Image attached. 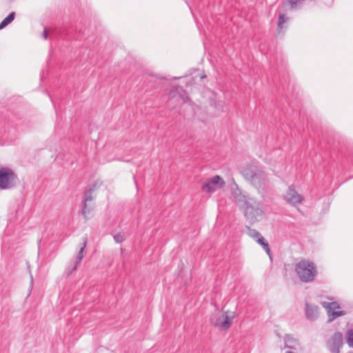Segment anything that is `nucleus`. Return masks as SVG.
Here are the masks:
<instances>
[{"label":"nucleus","mask_w":353,"mask_h":353,"mask_svg":"<svg viewBox=\"0 0 353 353\" xmlns=\"http://www.w3.org/2000/svg\"><path fill=\"white\" fill-rule=\"evenodd\" d=\"M241 173L245 179L250 181L256 188L264 190L266 188L267 175L260 168L250 165L244 168Z\"/></svg>","instance_id":"nucleus-1"},{"label":"nucleus","mask_w":353,"mask_h":353,"mask_svg":"<svg viewBox=\"0 0 353 353\" xmlns=\"http://www.w3.org/2000/svg\"><path fill=\"white\" fill-rule=\"evenodd\" d=\"M295 271L300 280L304 283L313 281L317 274L314 263L306 259L301 260L296 265Z\"/></svg>","instance_id":"nucleus-2"},{"label":"nucleus","mask_w":353,"mask_h":353,"mask_svg":"<svg viewBox=\"0 0 353 353\" xmlns=\"http://www.w3.org/2000/svg\"><path fill=\"white\" fill-rule=\"evenodd\" d=\"M233 318L234 316L229 314L228 312L223 314L218 312L211 315L210 322L214 326L223 330H227L230 328Z\"/></svg>","instance_id":"nucleus-3"},{"label":"nucleus","mask_w":353,"mask_h":353,"mask_svg":"<svg viewBox=\"0 0 353 353\" xmlns=\"http://www.w3.org/2000/svg\"><path fill=\"white\" fill-rule=\"evenodd\" d=\"M87 245V239L85 236L79 238L76 243L75 259L74 263H70L67 265V274H70L77 267L83 259V252Z\"/></svg>","instance_id":"nucleus-4"},{"label":"nucleus","mask_w":353,"mask_h":353,"mask_svg":"<svg viewBox=\"0 0 353 353\" xmlns=\"http://www.w3.org/2000/svg\"><path fill=\"white\" fill-rule=\"evenodd\" d=\"M243 207L244 208V215L250 223L262 219L263 211L261 208L253 205L249 201L245 202V205Z\"/></svg>","instance_id":"nucleus-5"},{"label":"nucleus","mask_w":353,"mask_h":353,"mask_svg":"<svg viewBox=\"0 0 353 353\" xmlns=\"http://www.w3.org/2000/svg\"><path fill=\"white\" fill-rule=\"evenodd\" d=\"M15 179L13 171L8 168L0 169V188L2 189L8 188L11 186Z\"/></svg>","instance_id":"nucleus-6"},{"label":"nucleus","mask_w":353,"mask_h":353,"mask_svg":"<svg viewBox=\"0 0 353 353\" xmlns=\"http://www.w3.org/2000/svg\"><path fill=\"white\" fill-rule=\"evenodd\" d=\"M283 197L285 202L294 206L303 201V196L296 192L292 185L288 187Z\"/></svg>","instance_id":"nucleus-7"},{"label":"nucleus","mask_w":353,"mask_h":353,"mask_svg":"<svg viewBox=\"0 0 353 353\" xmlns=\"http://www.w3.org/2000/svg\"><path fill=\"white\" fill-rule=\"evenodd\" d=\"M343 345V334L340 332H335L327 342L328 349L332 353H340Z\"/></svg>","instance_id":"nucleus-8"},{"label":"nucleus","mask_w":353,"mask_h":353,"mask_svg":"<svg viewBox=\"0 0 353 353\" xmlns=\"http://www.w3.org/2000/svg\"><path fill=\"white\" fill-rule=\"evenodd\" d=\"M305 316L310 321H314L319 317V307L305 303Z\"/></svg>","instance_id":"nucleus-9"},{"label":"nucleus","mask_w":353,"mask_h":353,"mask_svg":"<svg viewBox=\"0 0 353 353\" xmlns=\"http://www.w3.org/2000/svg\"><path fill=\"white\" fill-rule=\"evenodd\" d=\"M233 196L235 199V201L239 205L243 206L245 205V202L248 201L245 199V196L241 193L240 190L238 188L233 192Z\"/></svg>","instance_id":"nucleus-10"},{"label":"nucleus","mask_w":353,"mask_h":353,"mask_svg":"<svg viewBox=\"0 0 353 353\" xmlns=\"http://www.w3.org/2000/svg\"><path fill=\"white\" fill-rule=\"evenodd\" d=\"M208 181L216 188V189H219L222 188L225 185L224 180L219 175H216L210 179Z\"/></svg>","instance_id":"nucleus-11"},{"label":"nucleus","mask_w":353,"mask_h":353,"mask_svg":"<svg viewBox=\"0 0 353 353\" xmlns=\"http://www.w3.org/2000/svg\"><path fill=\"white\" fill-rule=\"evenodd\" d=\"M305 0H285L284 4L290 6L292 10L300 8Z\"/></svg>","instance_id":"nucleus-12"},{"label":"nucleus","mask_w":353,"mask_h":353,"mask_svg":"<svg viewBox=\"0 0 353 353\" xmlns=\"http://www.w3.org/2000/svg\"><path fill=\"white\" fill-rule=\"evenodd\" d=\"M255 241L263 247L267 254H270V248L269 244L262 235H261V236L257 238Z\"/></svg>","instance_id":"nucleus-13"},{"label":"nucleus","mask_w":353,"mask_h":353,"mask_svg":"<svg viewBox=\"0 0 353 353\" xmlns=\"http://www.w3.org/2000/svg\"><path fill=\"white\" fill-rule=\"evenodd\" d=\"M15 17V12H11L6 18H5L0 23V30L3 29L8 24H10Z\"/></svg>","instance_id":"nucleus-14"},{"label":"nucleus","mask_w":353,"mask_h":353,"mask_svg":"<svg viewBox=\"0 0 353 353\" xmlns=\"http://www.w3.org/2000/svg\"><path fill=\"white\" fill-rule=\"evenodd\" d=\"M202 190L206 193H211L216 191L217 189L208 180L203 183Z\"/></svg>","instance_id":"nucleus-15"},{"label":"nucleus","mask_w":353,"mask_h":353,"mask_svg":"<svg viewBox=\"0 0 353 353\" xmlns=\"http://www.w3.org/2000/svg\"><path fill=\"white\" fill-rule=\"evenodd\" d=\"M327 315L329 317V319H328L329 322H331V321H334L335 319L345 314V312L343 311V310H341V311H332L331 310V312H327Z\"/></svg>","instance_id":"nucleus-16"},{"label":"nucleus","mask_w":353,"mask_h":353,"mask_svg":"<svg viewBox=\"0 0 353 353\" xmlns=\"http://www.w3.org/2000/svg\"><path fill=\"white\" fill-rule=\"evenodd\" d=\"M323 306L326 309L327 312L334 311L335 309L339 307V305L336 302H323Z\"/></svg>","instance_id":"nucleus-17"},{"label":"nucleus","mask_w":353,"mask_h":353,"mask_svg":"<svg viewBox=\"0 0 353 353\" xmlns=\"http://www.w3.org/2000/svg\"><path fill=\"white\" fill-rule=\"evenodd\" d=\"M346 341L349 347L353 348V329L347 330L346 333Z\"/></svg>","instance_id":"nucleus-18"},{"label":"nucleus","mask_w":353,"mask_h":353,"mask_svg":"<svg viewBox=\"0 0 353 353\" xmlns=\"http://www.w3.org/2000/svg\"><path fill=\"white\" fill-rule=\"evenodd\" d=\"M288 18L284 14H280L279 17L277 26L279 30L283 28V25L288 21Z\"/></svg>","instance_id":"nucleus-19"},{"label":"nucleus","mask_w":353,"mask_h":353,"mask_svg":"<svg viewBox=\"0 0 353 353\" xmlns=\"http://www.w3.org/2000/svg\"><path fill=\"white\" fill-rule=\"evenodd\" d=\"M248 234L250 236L252 237L254 240H256L257 238L261 236V233L259 232L256 230L251 229L250 228H248Z\"/></svg>","instance_id":"nucleus-20"},{"label":"nucleus","mask_w":353,"mask_h":353,"mask_svg":"<svg viewBox=\"0 0 353 353\" xmlns=\"http://www.w3.org/2000/svg\"><path fill=\"white\" fill-rule=\"evenodd\" d=\"M114 239L117 243H121L124 241L125 238L123 234L119 233L114 236Z\"/></svg>","instance_id":"nucleus-21"},{"label":"nucleus","mask_w":353,"mask_h":353,"mask_svg":"<svg viewBox=\"0 0 353 353\" xmlns=\"http://www.w3.org/2000/svg\"><path fill=\"white\" fill-rule=\"evenodd\" d=\"M99 185H101V183H96L95 184H94V186H93V188H90V194H91V192L93 190H94L95 188H97V186ZM89 199L90 201H91L92 199L91 195H90V197H89Z\"/></svg>","instance_id":"nucleus-22"},{"label":"nucleus","mask_w":353,"mask_h":353,"mask_svg":"<svg viewBox=\"0 0 353 353\" xmlns=\"http://www.w3.org/2000/svg\"><path fill=\"white\" fill-rule=\"evenodd\" d=\"M284 340H285V343H290V342H292L293 338L292 336H290V335L287 334L285 336Z\"/></svg>","instance_id":"nucleus-23"},{"label":"nucleus","mask_w":353,"mask_h":353,"mask_svg":"<svg viewBox=\"0 0 353 353\" xmlns=\"http://www.w3.org/2000/svg\"><path fill=\"white\" fill-rule=\"evenodd\" d=\"M86 201H87V199H84V202H85V203H84V207H83V213H85V212H85V208H86V203H85V202H86Z\"/></svg>","instance_id":"nucleus-24"},{"label":"nucleus","mask_w":353,"mask_h":353,"mask_svg":"<svg viewBox=\"0 0 353 353\" xmlns=\"http://www.w3.org/2000/svg\"><path fill=\"white\" fill-rule=\"evenodd\" d=\"M43 38L45 39H47V32H46V30H43Z\"/></svg>","instance_id":"nucleus-25"},{"label":"nucleus","mask_w":353,"mask_h":353,"mask_svg":"<svg viewBox=\"0 0 353 353\" xmlns=\"http://www.w3.org/2000/svg\"><path fill=\"white\" fill-rule=\"evenodd\" d=\"M285 347H288V348H290L292 349V346H290V345H288V344L285 345Z\"/></svg>","instance_id":"nucleus-26"}]
</instances>
